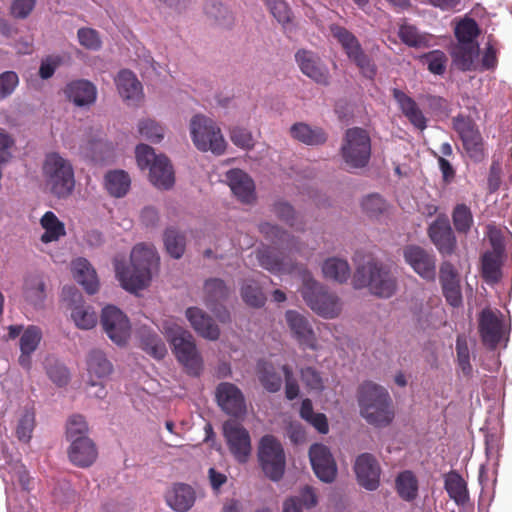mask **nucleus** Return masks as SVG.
<instances>
[{
	"label": "nucleus",
	"instance_id": "nucleus-4",
	"mask_svg": "<svg viewBox=\"0 0 512 512\" xmlns=\"http://www.w3.org/2000/svg\"><path fill=\"white\" fill-rule=\"evenodd\" d=\"M42 173L46 188L57 199H66L75 189L74 168L68 159L53 152L46 155Z\"/></svg>",
	"mask_w": 512,
	"mask_h": 512
},
{
	"label": "nucleus",
	"instance_id": "nucleus-17",
	"mask_svg": "<svg viewBox=\"0 0 512 512\" xmlns=\"http://www.w3.org/2000/svg\"><path fill=\"white\" fill-rule=\"evenodd\" d=\"M219 407L228 415L241 417L246 413V402L242 391L233 383L221 382L216 387Z\"/></svg>",
	"mask_w": 512,
	"mask_h": 512
},
{
	"label": "nucleus",
	"instance_id": "nucleus-40",
	"mask_svg": "<svg viewBox=\"0 0 512 512\" xmlns=\"http://www.w3.org/2000/svg\"><path fill=\"white\" fill-rule=\"evenodd\" d=\"M259 231L265 236L266 239L270 240L275 245H278L279 247L289 251H299L295 238L288 234L286 231L280 229L277 225L264 222L259 225Z\"/></svg>",
	"mask_w": 512,
	"mask_h": 512
},
{
	"label": "nucleus",
	"instance_id": "nucleus-53",
	"mask_svg": "<svg viewBox=\"0 0 512 512\" xmlns=\"http://www.w3.org/2000/svg\"><path fill=\"white\" fill-rule=\"evenodd\" d=\"M241 296L247 305L256 308L264 306L266 302L264 293L255 281H248L242 286Z\"/></svg>",
	"mask_w": 512,
	"mask_h": 512
},
{
	"label": "nucleus",
	"instance_id": "nucleus-47",
	"mask_svg": "<svg viewBox=\"0 0 512 512\" xmlns=\"http://www.w3.org/2000/svg\"><path fill=\"white\" fill-rule=\"evenodd\" d=\"M205 303L207 306L224 301L229 294V289L225 282L219 278L206 280L204 284Z\"/></svg>",
	"mask_w": 512,
	"mask_h": 512
},
{
	"label": "nucleus",
	"instance_id": "nucleus-35",
	"mask_svg": "<svg viewBox=\"0 0 512 512\" xmlns=\"http://www.w3.org/2000/svg\"><path fill=\"white\" fill-rule=\"evenodd\" d=\"M290 134L295 140L308 145L318 146L327 141V133L321 127H312L304 122H298L291 126Z\"/></svg>",
	"mask_w": 512,
	"mask_h": 512
},
{
	"label": "nucleus",
	"instance_id": "nucleus-24",
	"mask_svg": "<svg viewBox=\"0 0 512 512\" xmlns=\"http://www.w3.org/2000/svg\"><path fill=\"white\" fill-rule=\"evenodd\" d=\"M63 92L65 97L78 107H88L94 104L97 98L96 86L85 79L69 82Z\"/></svg>",
	"mask_w": 512,
	"mask_h": 512
},
{
	"label": "nucleus",
	"instance_id": "nucleus-64",
	"mask_svg": "<svg viewBox=\"0 0 512 512\" xmlns=\"http://www.w3.org/2000/svg\"><path fill=\"white\" fill-rule=\"evenodd\" d=\"M428 64V70L436 75H442L446 70L447 57L444 52L434 50L425 56Z\"/></svg>",
	"mask_w": 512,
	"mask_h": 512
},
{
	"label": "nucleus",
	"instance_id": "nucleus-38",
	"mask_svg": "<svg viewBox=\"0 0 512 512\" xmlns=\"http://www.w3.org/2000/svg\"><path fill=\"white\" fill-rule=\"evenodd\" d=\"M444 488L448 496L457 504L465 505L469 500L467 483L463 477L455 470L444 474Z\"/></svg>",
	"mask_w": 512,
	"mask_h": 512
},
{
	"label": "nucleus",
	"instance_id": "nucleus-26",
	"mask_svg": "<svg viewBox=\"0 0 512 512\" xmlns=\"http://www.w3.org/2000/svg\"><path fill=\"white\" fill-rule=\"evenodd\" d=\"M391 92L394 100L398 104L399 110L408 121L421 131L426 129L427 118L416 101L398 88H393Z\"/></svg>",
	"mask_w": 512,
	"mask_h": 512
},
{
	"label": "nucleus",
	"instance_id": "nucleus-18",
	"mask_svg": "<svg viewBox=\"0 0 512 512\" xmlns=\"http://www.w3.org/2000/svg\"><path fill=\"white\" fill-rule=\"evenodd\" d=\"M287 326L292 337L299 346L311 350L317 349V338L308 318L295 310H287L285 313Z\"/></svg>",
	"mask_w": 512,
	"mask_h": 512
},
{
	"label": "nucleus",
	"instance_id": "nucleus-49",
	"mask_svg": "<svg viewBox=\"0 0 512 512\" xmlns=\"http://www.w3.org/2000/svg\"><path fill=\"white\" fill-rule=\"evenodd\" d=\"M164 244L171 257L179 259L184 254L186 246L185 237L176 229L168 228L165 231Z\"/></svg>",
	"mask_w": 512,
	"mask_h": 512
},
{
	"label": "nucleus",
	"instance_id": "nucleus-33",
	"mask_svg": "<svg viewBox=\"0 0 512 512\" xmlns=\"http://www.w3.org/2000/svg\"><path fill=\"white\" fill-rule=\"evenodd\" d=\"M97 454L96 446L90 438L74 441L68 451L70 461L79 467L92 465L97 458Z\"/></svg>",
	"mask_w": 512,
	"mask_h": 512
},
{
	"label": "nucleus",
	"instance_id": "nucleus-6",
	"mask_svg": "<svg viewBox=\"0 0 512 512\" xmlns=\"http://www.w3.org/2000/svg\"><path fill=\"white\" fill-rule=\"evenodd\" d=\"M301 275L300 293L305 303L321 317L327 319L337 317L341 312L339 298L334 293L328 292L308 270L303 269Z\"/></svg>",
	"mask_w": 512,
	"mask_h": 512
},
{
	"label": "nucleus",
	"instance_id": "nucleus-25",
	"mask_svg": "<svg viewBox=\"0 0 512 512\" xmlns=\"http://www.w3.org/2000/svg\"><path fill=\"white\" fill-rule=\"evenodd\" d=\"M479 333L482 342L490 349H495L502 338V322L490 309L482 310L479 317Z\"/></svg>",
	"mask_w": 512,
	"mask_h": 512
},
{
	"label": "nucleus",
	"instance_id": "nucleus-27",
	"mask_svg": "<svg viewBox=\"0 0 512 512\" xmlns=\"http://www.w3.org/2000/svg\"><path fill=\"white\" fill-rule=\"evenodd\" d=\"M226 179L234 195L244 203L255 200V185L252 178L240 169H231L226 173Z\"/></svg>",
	"mask_w": 512,
	"mask_h": 512
},
{
	"label": "nucleus",
	"instance_id": "nucleus-36",
	"mask_svg": "<svg viewBox=\"0 0 512 512\" xmlns=\"http://www.w3.org/2000/svg\"><path fill=\"white\" fill-rule=\"evenodd\" d=\"M257 259L264 269L272 273H291L295 269V264L289 256L279 257L271 248L259 250Z\"/></svg>",
	"mask_w": 512,
	"mask_h": 512
},
{
	"label": "nucleus",
	"instance_id": "nucleus-2",
	"mask_svg": "<svg viewBox=\"0 0 512 512\" xmlns=\"http://www.w3.org/2000/svg\"><path fill=\"white\" fill-rule=\"evenodd\" d=\"M361 416L376 427L388 426L394 419L392 399L384 387L372 382H363L357 391Z\"/></svg>",
	"mask_w": 512,
	"mask_h": 512
},
{
	"label": "nucleus",
	"instance_id": "nucleus-11",
	"mask_svg": "<svg viewBox=\"0 0 512 512\" xmlns=\"http://www.w3.org/2000/svg\"><path fill=\"white\" fill-rule=\"evenodd\" d=\"M452 125L468 157L475 163L484 161L487 157L485 144L474 120L469 116L458 114L452 119Z\"/></svg>",
	"mask_w": 512,
	"mask_h": 512
},
{
	"label": "nucleus",
	"instance_id": "nucleus-9",
	"mask_svg": "<svg viewBox=\"0 0 512 512\" xmlns=\"http://www.w3.org/2000/svg\"><path fill=\"white\" fill-rule=\"evenodd\" d=\"M190 132L194 145L200 151H211L221 155L226 148V142L216 123L203 115H195L190 122Z\"/></svg>",
	"mask_w": 512,
	"mask_h": 512
},
{
	"label": "nucleus",
	"instance_id": "nucleus-50",
	"mask_svg": "<svg viewBox=\"0 0 512 512\" xmlns=\"http://www.w3.org/2000/svg\"><path fill=\"white\" fill-rule=\"evenodd\" d=\"M71 317L75 325L80 329H92L97 324V314L90 307L85 305H77L71 312Z\"/></svg>",
	"mask_w": 512,
	"mask_h": 512
},
{
	"label": "nucleus",
	"instance_id": "nucleus-3",
	"mask_svg": "<svg viewBox=\"0 0 512 512\" xmlns=\"http://www.w3.org/2000/svg\"><path fill=\"white\" fill-rule=\"evenodd\" d=\"M361 416L376 427L388 426L394 419L392 399L384 387L372 382H363L357 391Z\"/></svg>",
	"mask_w": 512,
	"mask_h": 512
},
{
	"label": "nucleus",
	"instance_id": "nucleus-16",
	"mask_svg": "<svg viewBox=\"0 0 512 512\" xmlns=\"http://www.w3.org/2000/svg\"><path fill=\"white\" fill-rule=\"evenodd\" d=\"M405 262L426 281L436 278L435 256L418 245H407L403 250Z\"/></svg>",
	"mask_w": 512,
	"mask_h": 512
},
{
	"label": "nucleus",
	"instance_id": "nucleus-8",
	"mask_svg": "<svg viewBox=\"0 0 512 512\" xmlns=\"http://www.w3.org/2000/svg\"><path fill=\"white\" fill-rule=\"evenodd\" d=\"M167 339L172 345L177 360L185 367L187 373L199 376L203 368V361L192 335L177 326L167 331Z\"/></svg>",
	"mask_w": 512,
	"mask_h": 512
},
{
	"label": "nucleus",
	"instance_id": "nucleus-29",
	"mask_svg": "<svg viewBox=\"0 0 512 512\" xmlns=\"http://www.w3.org/2000/svg\"><path fill=\"white\" fill-rule=\"evenodd\" d=\"M165 500L173 510L186 512L195 502V492L190 485L177 483L166 492Z\"/></svg>",
	"mask_w": 512,
	"mask_h": 512
},
{
	"label": "nucleus",
	"instance_id": "nucleus-21",
	"mask_svg": "<svg viewBox=\"0 0 512 512\" xmlns=\"http://www.w3.org/2000/svg\"><path fill=\"white\" fill-rule=\"evenodd\" d=\"M428 236L442 255H451L456 248V238L446 216H439L430 224Z\"/></svg>",
	"mask_w": 512,
	"mask_h": 512
},
{
	"label": "nucleus",
	"instance_id": "nucleus-31",
	"mask_svg": "<svg viewBox=\"0 0 512 512\" xmlns=\"http://www.w3.org/2000/svg\"><path fill=\"white\" fill-rule=\"evenodd\" d=\"M186 317L195 331L202 337L209 340H217L220 336L218 326L212 318L197 307H190L186 310Z\"/></svg>",
	"mask_w": 512,
	"mask_h": 512
},
{
	"label": "nucleus",
	"instance_id": "nucleus-61",
	"mask_svg": "<svg viewBox=\"0 0 512 512\" xmlns=\"http://www.w3.org/2000/svg\"><path fill=\"white\" fill-rule=\"evenodd\" d=\"M79 43L89 50H98L101 48V39L99 33L92 28H80L77 32Z\"/></svg>",
	"mask_w": 512,
	"mask_h": 512
},
{
	"label": "nucleus",
	"instance_id": "nucleus-7",
	"mask_svg": "<svg viewBox=\"0 0 512 512\" xmlns=\"http://www.w3.org/2000/svg\"><path fill=\"white\" fill-rule=\"evenodd\" d=\"M340 154L350 169H360L368 165L371 158V138L369 133L360 127L346 130Z\"/></svg>",
	"mask_w": 512,
	"mask_h": 512
},
{
	"label": "nucleus",
	"instance_id": "nucleus-20",
	"mask_svg": "<svg viewBox=\"0 0 512 512\" xmlns=\"http://www.w3.org/2000/svg\"><path fill=\"white\" fill-rule=\"evenodd\" d=\"M354 471L360 486L374 491L380 484L381 469L376 458L369 453H363L356 458Z\"/></svg>",
	"mask_w": 512,
	"mask_h": 512
},
{
	"label": "nucleus",
	"instance_id": "nucleus-54",
	"mask_svg": "<svg viewBox=\"0 0 512 512\" xmlns=\"http://www.w3.org/2000/svg\"><path fill=\"white\" fill-rule=\"evenodd\" d=\"M42 340V331L38 326L29 325L20 337V352L34 353Z\"/></svg>",
	"mask_w": 512,
	"mask_h": 512
},
{
	"label": "nucleus",
	"instance_id": "nucleus-63",
	"mask_svg": "<svg viewBox=\"0 0 512 512\" xmlns=\"http://www.w3.org/2000/svg\"><path fill=\"white\" fill-rule=\"evenodd\" d=\"M19 84V77L14 71H5L0 74V100L9 97Z\"/></svg>",
	"mask_w": 512,
	"mask_h": 512
},
{
	"label": "nucleus",
	"instance_id": "nucleus-34",
	"mask_svg": "<svg viewBox=\"0 0 512 512\" xmlns=\"http://www.w3.org/2000/svg\"><path fill=\"white\" fill-rule=\"evenodd\" d=\"M72 271L77 283H79L88 294H94L98 291L99 281L96 271L86 259L78 258L73 261Z\"/></svg>",
	"mask_w": 512,
	"mask_h": 512
},
{
	"label": "nucleus",
	"instance_id": "nucleus-28",
	"mask_svg": "<svg viewBox=\"0 0 512 512\" xmlns=\"http://www.w3.org/2000/svg\"><path fill=\"white\" fill-rule=\"evenodd\" d=\"M478 42L460 43L452 45L450 55L453 64L461 71H471L475 69V60L479 56Z\"/></svg>",
	"mask_w": 512,
	"mask_h": 512
},
{
	"label": "nucleus",
	"instance_id": "nucleus-32",
	"mask_svg": "<svg viewBox=\"0 0 512 512\" xmlns=\"http://www.w3.org/2000/svg\"><path fill=\"white\" fill-rule=\"evenodd\" d=\"M115 83L121 97L128 102L136 103L141 100L142 84L137 79L135 74L129 70H121Z\"/></svg>",
	"mask_w": 512,
	"mask_h": 512
},
{
	"label": "nucleus",
	"instance_id": "nucleus-19",
	"mask_svg": "<svg viewBox=\"0 0 512 512\" xmlns=\"http://www.w3.org/2000/svg\"><path fill=\"white\" fill-rule=\"evenodd\" d=\"M309 458L316 476L323 482H332L337 474L335 460L327 446L313 444L309 449Z\"/></svg>",
	"mask_w": 512,
	"mask_h": 512
},
{
	"label": "nucleus",
	"instance_id": "nucleus-1",
	"mask_svg": "<svg viewBox=\"0 0 512 512\" xmlns=\"http://www.w3.org/2000/svg\"><path fill=\"white\" fill-rule=\"evenodd\" d=\"M128 267L116 264V275L127 291L144 289L150 282L152 270L159 265V257L153 246L137 244L131 251Z\"/></svg>",
	"mask_w": 512,
	"mask_h": 512
},
{
	"label": "nucleus",
	"instance_id": "nucleus-59",
	"mask_svg": "<svg viewBox=\"0 0 512 512\" xmlns=\"http://www.w3.org/2000/svg\"><path fill=\"white\" fill-rule=\"evenodd\" d=\"M301 381L309 390L322 391L324 389V381L321 373L314 367H304L300 369Z\"/></svg>",
	"mask_w": 512,
	"mask_h": 512
},
{
	"label": "nucleus",
	"instance_id": "nucleus-57",
	"mask_svg": "<svg viewBox=\"0 0 512 512\" xmlns=\"http://www.w3.org/2000/svg\"><path fill=\"white\" fill-rule=\"evenodd\" d=\"M138 131L141 136L153 143H158L164 138V128L152 119L141 120Z\"/></svg>",
	"mask_w": 512,
	"mask_h": 512
},
{
	"label": "nucleus",
	"instance_id": "nucleus-10",
	"mask_svg": "<svg viewBox=\"0 0 512 512\" xmlns=\"http://www.w3.org/2000/svg\"><path fill=\"white\" fill-rule=\"evenodd\" d=\"M258 461L267 478L274 482L282 479L286 467L285 452L282 444L273 435H265L261 438Z\"/></svg>",
	"mask_w": 512,
	"mask_h": 512
},
{
	"label": "nucleus",
	"instance_id": "nucleus-45",
	"mask_svg": "<svg viewBox=\"0 0 512 512\" xmlns=\"http://www.w3.org/2000/svg\"><path fill=\"white\" fill-rule=\"evenodd\" d=\"M258 379L268 392H278L282 387L281 375L271 363L266 361L258 363Z\"/></svg>",
	"mask_w": 512,
	"mask_h": 512
},
{
	"label": "nucleus",
	"instance_id": "nucleus-44",
	"mask_svg": "<svg viewBox=\"0 0 512 512\" xmlns=\"http://www.w3.org/2000/svg\"><path fill=\"white\" fill-rule=\"evenodd\" d=\"M398 36L409 47L426 48L430 46L431 35L421 33L414 25L408 23L399 27Z\"/></svg>",
	"mask_w": 512,
	"mask_h": 512
},
{
	"label": "nucleus",
	"instance_id": "nucleus-41",
	"mask_svg": "<svg viewBox=\"0 0 512 512\" xmlns=\"http://www.w3.org/2000/svg\"><path fill=\"white\" fill-rule=\"evenodd\" d=\"M131 185V179L127 172L123 170H113L106 173L104 186L109 195L115 198L124 197Z\"/></svg>",
	"mask_w": 512,
	"mask_h": 512
},
{
	"label": "nucleus",
	"instance_id": "nucleus-5",
	"mask_svg": "<svg viewBox=\"0 0 512 512\" xmlns=\"http://www.w3.org/2000/svg\"><path fill=\"white\" fill-rule=\"evenodd\" d=\"M354 288H368L371 294L390 298L397 289V280L390 269L377 261H369L359 266L352 279Z\"/></svg>",
	"mask_w": 512,
	"mask_h": 512
},
{
	"label": "nucleus",
	"instance_id": "nucleus-12",
	"mask_svg": "<svg viewBox=\"0 0 512 512\" xmlns=\"http://www.w3.org/2000/svg\"><path fill=\"white\" fill-rule=\"evenodd\" d=\"M330 32L341 44L349 60L360 69L363 76L373 79L377 72L376 65L365 54L358 39L349 30L340 25H331Z\"/></svg>",
	"mask_w": 512,
	"mask_h": 512
},
{
	"label": "nucleus",
	"instance_id": "nucleus-22",
	"mask_svg": "<svg viewBox=\"0 0 512 512\" xmlns=\"http://www.w3.org/2000/svg\"><path fill=\"white\" fill-rule=\"evenodd\" d=\"M439 281L447 303L452 307L461 306L463 297L461 292L459 273L452 263L444 261L441 264L439 271Z\"/></svg>",
	"mask_w": 512,
	"mask_h": 512
},
{
	"label": "nucleus",
	"instance_id": "nucleus-48",
	"mask_svg": "<svg viewBox=\"0 0 512 512\" xmlns=\"http://www.w3.org/2000/svg\"><path fill=\"white\" fill-rule=\"evenodd\" d=\"M480 33L477 22L473 18L468 17L460 20L454 29L457 42L460 43L477 42V37Z\"/></svg>",
	"mask_w": 512,
	"mask_h": 512
},
{
	"label": "nucleus",
	"instance_id": "nucleus-60",
	"mask_svg": "<svg viewBox=\"0 0 512 512\" xmlns=\"http://www.w3.org/2000/svg\"><path fill=\"white\" fill-rule=\"evenodd\" d=\"M361 205L363 211L370 217L378 216L386 209V202L379 194L368 195Z\"/></svg>",
	"mask_w": 512,
	"mask_h": 512
},
{
	"label": "nucleus",
	"instance_id": "nucleus-39",
	"mask_svg": "<svg viewBox=\"0 0 512 512\" xmlns=\"http://www.w3.org/2000/svg\"><path fill=\"white\" fill-rule=\"evenodd\" d=\"M40 225L44 230L40 240L45 244L56 242L66 235L65 224L52 211L43 214Z\"/></svg>",
	"mask_w": 512,
	"mask_h": 512
},
{
	"label": "nucleus",
	"instance_id": "nucleus-43",
	"mask_svg": "<svg viewBox=\"0 0 512 512\" xmlns=\"http://www.w3.org/2000/svg\"><path fill=\"white\" fill-rule=\"evenodd\" d=\"M322 272L326 279L336 281L338 283L346 282L351 274L350 266L345 259L331 257L324 261Z\"/></svg>",
	"mask_w": 512,
	"mask_h": 512
},
{
	"label": "nucleus",
	"instance_id": "nucleus-62",
	"mask_svg": "<svg viewBox=\"0 0 512 512\" xmlns=\"http://www.w3.org/2000/svg\"><path fill=\"white\" fill-rule=\"evenodd\" d=\"M230 139L234 145L242 149L250 150L254 147L253 136L246 128L233 127L230 131Z\"/></svg>",
	"mask_w": 512,
	"mask_h": 512
},
{
	"label": "nucleus",
	"instance_id": "nucleus-56",
	"mask_svg": "<svg viewBox=\"0 0 512 512\" xmlns=\"http://www.w3.org/2000/svg\"><path fill=\"white\" fill-rule=\"evenodd\" d=\"M35 428V413L31 410H25L18 420L16 426V436L19 441L28 443L32 438Z\"/></svg>",
	"mask_w": 512,
	"mask_h": 512
},
{
	"label": "nucleus",
	"instance_id": "nucleus-55",
	"mask_svg": "<svg viewBox=\"0 0 512 512\" xmlns=\"http://www.w3.org/2000/svg\"><path fill=\"white\" fill-rule=\"evenodd\" d=\"M452 220L457 232L467 233L473 224L470 208L465 204L456 205L452 213Z\"/></svg>",
	"mask_w": 512,
	"mask_h": 512
},
{
	"label": "nucleus",
	"instance_id": "nucleus-46",
	"mask_svg": "<svg viewBox=\"0 0 512 512\" xmlns=\"http://www.w3.org/2000/svg\"><path fill=\"white\" fill-rule=\"evenodd\" d=\"M396 490L405 501H412L418 495V480L412 471L401 472L396 478Z\"/></svg>",
	"mask_w": 512,
	"mask_h": 512
},
{
	"label": "nucleus",
	"instance_id": "nucleus-52",
	"mask_svg": "<svg viewBox=\"0 0 512 512\" xmlns=\"http://www.w3.org/2000/svg\"><path fill=\"white\" fill-rule=\"evenodd\" d=\"M88 425L82 415H72L66 424V437L71 443L78 439H88Z\"/></svg>",
	"mask_w": 512,
	"mask_h": 512
},
{
	"label": "nucleus",
	"instance_id": "nucleus-15",
	"mask_svg": "<svg viewBox=\"0 0 512 512\" xmlns=\"http://www.w3.org/2000/svg\"><path fill=\"white\" fill-rule=\"evenodd\" d=\"M87 371L89 375L88 384L92 387H98L94 395L97 398L105 397L106 391L103 381L113 372V365L103 351L93 349L89 352L87 356Z\"/></svg>",
	"mask_w": 512,
	"mask_h": 512
},
{
	"label": "nucleus",
	"instance_id": "nucleus-42",
	"mask_svg": "<svg viewBox=\"0 0 512 512\" xmlns=\"http://www.w3.org/2000/svg\"><path fill=\"white\" fill-rule=\"evenodd\" d=\"M141 347L156 359H162L167 353L166 346L159 335L145 326L138 330Z\"/></svg>",
	"mask_w": 512,
	"mask_h": 512
},
{
	"label": "nucleus",
	"instance_id": "nucleus-13",
	"mask_svg": "<svg viewBox=\"0 0 512 512\" xmlns=\"http://www.w3.org/2000/svg\"><path fill=\"white\" fill-rule=\"evenodd\" d=\"M223 436L235 460L241 464L246 463L252 452L248 430L235 420H227L223 424Z\"/></svg>",
	"mask_w": 512,
	"mask_h": 512
},
{
	"label": "nucleus",
	"instance_id": "nucleus-14",
	"mask_svg": "<svg viewBox=\"0 0 512 512\" xmlns=\"http://www.w3.org/2000/svg\"><path fill=\"white\" fill-rule=\"evenodd\" d=\"M101 325L112 342L119 346L127 343L131 326L129 319L120 309L112 305L103 308Z\"/></svg>",
	"mask_w": 512,
	"mask_h": 512
},
{
	"label": "nucleus",
	"instance_id": "nucleus-30",
	"mask_svg": "<svg viewBox=\"0 0 512 512\" xmlns=\"http://www.w3.org/2000/svg\"><path fill=\"white\" fill-rule=\"evenodd\" d=\"M149 179L151 183L159 189H170L174 182V170L165 155H158V159L151 164L149 168Z\"/></svg>",
	"mask_w": 512,
	"mask_h": 512
},
{
	"label": "nucleus",
	"instance_id": "nucleus-58",
	"mask_svg": "<svg viewBox=\"0 0 512 512\" xmlns=\"http://www.w3.org/2000/svg\"><path fill=\"white\" fill-rule=\"evenodd\" d=\"M273 17L282 25L291 22V9L285 0H265Z\"/></svg>",
	"mask_w": 512,
	"mask_h": 512
},
{
	"label": "nucleus",
	"instance_id": "nucleus-51",
	"mask_svg": "<svg viewBox=\"0 0 512 512\" xmlns=\"http://www.w3.org/2000/svg\"><path fill=\"white\" fill-rule=\"evenodd\" d=\"M482 276L490 283L498 282L501 278L499 258L492 252H486L482 256Z\"/></svg>",
	"mask_w": 512,
	"mask_h": 512
},
{
	"label": "nucleus",
	"instance_id": "nucleus-37",
	"mask_svg": "<svg viewBox=\"0 0 512 512\" xmlns=\"http://www.w3.org/2000/svg\"><path fill=\"white\" fill-rule=\"evenodd\" d=\"M22 291L25 300L29 304L34 307L41 306L46 298V285L43 277L37 273L27 274L24 278Z\"/></svg>",
	"mask_w": 512,
	"mask_h": 512
},
{
	"label": "nucleus",
	"instance_id": "nucleus-23",
	"mask_svg": "<svg viewBox=\"0 0 512 512\" xmlns=\"http://www.w3.org/2000/svg\"><path fill=\"white\" fill-rule=\"evenodd\" d=\"M301 72L318 84H329V72L320 57L312 51L301 49L295 54Z\"/></svg>",
	"mask_w": 512,
	"mask_h": 512
}]
</instances>
